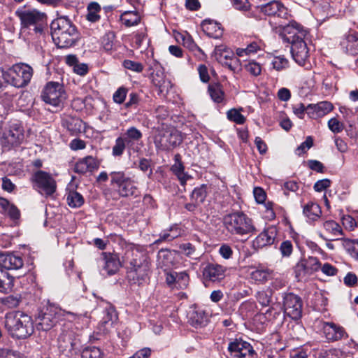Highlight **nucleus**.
I'll use <instances>...</instances> for the list:
<instances>
[{
  "label": "nucleus",
  "mask_w": 358,
  "mask_h": 358,
  "mask_svg": "<svg viewBox=\"0 0 358 358\" xmlns=\"http://www.w3.org/2000/svg\"><path fill=\"white\" fill-rule=\"evenodd\" d=\"M20 21V32L34 38L43 37L46 27L47 15L36 8L22 7L15 11Z\"/></svg>",
  "instance_id": "obj_1"
},
{
  "label": "nucleus",
  "mask_w": 358,
  "mask_h": 358,
  "mask_svg": "<svg viewBox=\"0 0 358 358\" xmlns=\"http://www.w3.org/2000/svg\"><path fill=\"white\" fill-rule=\"evenodd\" d=\"M151 263L145 251L132 250V257L127 267V279L132 285L141 286L148 282Z\"/></svg>",
  "instance_id": "obj_2"
},
{
  "label": "nucleus",
  "mask_w": 358,
  "mask_h": 358,
  "mask_svg": "<svg viewBox=\"0 0 358 358\" xmlns=\"http://www.w3.org/2000/svg\"><path fill=\"white\" fill-rule=\"evenodd\" d=\"M5 327L10 335L17 339H25L34 331L31 317L20 311L6 313Z\"/></svg>",
  "instance_id": "obj_3"
},
{
  "label": "nucleus",
  "mask_w": 358,
  "mask_h": 358,
  "mask_svg": "<svg viewBox=\"0 0 358 358\" xmlns=\"http://www.w3.org/2000/svg\"><path fill=\"white\" fill-rule=\"evenodd\" d=\"M52 37L57 41L59 48H65L73 45L77 39V31L66 17H61L53 20L50 25Z\"/></svg>",
  "instance_id": "obj_4"
},
{
  "label": "nucleus",
  "mask_w": 358,
  "mask_h": 358,
  "mask_svg": "<svg viewBox=\"0 0 358 358\" xmlns=\"http://www.w3.org/2000/svg\"><path fill=\"white\" fill-rule=\"evenodd\" d=\"M223 224L226 230L231 235L244 236L256 231L252 220L241 211L226 215L223 218Z\"/></svg>",
  "instance_id": "obj_5"
},
{
  "label": "nucleus",
  "mask_w": 358,
  "mask_h": 358,
  "mask_svg": "<svg viewBox=\"0 0 358 358\" xmlns=\"http://www.w3.org/2000/svg\"><path fill=\"white\" fill-rule=\"evenodd\" d=\"M181 133L174 127L162 126L154 129L153 142L158 151H170L182 142Z\"/></svg>",
  "instance_id": "obj_6"
},
{
  "label": "nucleus",
  "mask_w": 358,
  "mask_h": 358,
  "mask_svg": "<svg viewBox=\"0 0 358 358\" xmlns=\"http://www.w3.org/2000/svg\"><path fill=\"white\" fill-rule=\"evenodd\" d=\"M33 76L32 68L26 64H15L4 72V78L8 83L15 87H23L31 80Z\"/></svg>",
  "instance_id": "obj_7"
},
{
  "label": "nucleus",
  "mask_w": 358,
  "mask_h": 358,
  "mask_svg": "<svg viewBox=\"0 0 358 358\" xmlns=\"http://www.w3.org/2000/svg\"><path fill=\"white\" fill-rule=\"evenodd\" d=\"M24 129L17 123L12 124L6 128L0 138V143L3 151L10 150L19 146L24 141Z\"/></svg>",
  "instance_id": "obj_8"
},
{
  "label": "nucleus",
  "mask_w": 358,
  "mask_h": 358,
  "mask_svg": "<svg viewBox=\"0 0 358 358\" xmlns=\"http://www.w3.org/2000/svg\"><path fill=\"white\" fill-rule=\"evenodd\" d=\"M111 185L117 187V192L122 197L136 196L138 189L134 181L124 171H113L110 173Z\"/></svg>",
  "instance_id": "obj_9"
},
{
  "label": "nucleus",
  "mask_w": 358,
  "mask_h": 358,
  "mask_svg": "<svg viewBox=\"0 0 358 358\" xmlns=\"http://www.w3.org/2000/svg\"><path fill=\"white\" fill-rule=\"evenodd\" d=\"M42 100L55 107L61 106L66 98L64 86L58 82H49L41 93Z\"/></svg>",
  "instance_id": "obj_10"
},
{
  "label": "nucleus",
  "mask_w": 358,
  "mask_h": 358,
  "mask_svg": "<svg viewBox=\"0 0 358 358\" xmlns=\"http://www.w3.org/2000/svg\"><path fill=\"white\" fill-rule=\"evenodd\" d=\"M31 181L36 189L43 192L46 196H50L56 191L55 180L50 173L44 171L40 170L34 173Z\"/></svg>",
  "instance_id": "obj_11"
},
{
  "label": "nucleus",
  "mask_w": 358,
  "mask_h": 358,
  "mask_svg": "<svg viewBox=\"0 0 358 358\" xmlns=\"http://www.w3.org/2000/svg\"><path fill=\"white\" fill-rule=\"evenodd\" d=\"M281 27L280 35L283 40L289 43L305 39L308 34L307 29L295 20H290L288 24Z\"/></svg>",
  "instance_id": "obj_12"
},
{
  "label": "nucleus",
  "mask_w": 358,
  "mask_h": 358,
  "mask_svg": "<svg viewBox=\"0 0 358 358\" xmlns=\"http://www.w3.org/2000/svg\"><path fill=\"white\" fill-rule=\"evenodd\" d=\"M231 358H257V354L252 346L242 339H235L228 345Z\"/></svg>",
  "instance_id": "obj_13"
},
{
  "label": "nucleus",
  "mask_w": 358,
  "mask_h": 358,
  "mask_svg": "<svg viewBox=\"0 0 358 358\" xmlns=\"http://www.w3.org/2000/svg\"><path fill=\"white\" fill-rule=\"evenodd\" d=\"M301 299L292 293H287L283 297V308L286 315L291 319L297 320L302 316Z\"/></svg>",
  "instance_id": "obj_14"
},
{
  "label": "nucleus",
  "mask_w": 358,
  "mask_h": 358,
  "mask_svg": "<svg viewBox=\"0 0 358 358\" xmlns=\"http://www.w3.org/2000/svg\"><path fill=\"white\" fill-rule=\"evenodd\" d=\"M257 10L266 16L288 19L290 14L288 9L279 0H272L266 6H257Z\"/></svg>",
  "instance_id": "obj_15"
},
{
  "label": "nucleus",
  "mask_w": 358,
  "mask_h": 358,
  "mask_svg": "<svg viewBox=\"0 0 358 358\" xmlns=\"http://www.w3.org/2000/svg\"><path fill=\"white\" fill-rule=\"evenodd\" d=\"M324 234L320 233V236L325 241H338L344 240L349 241L344 238L345 234L342 227L336 221L329 220L323 222Z\"/></svg>",
  "instance_id": "obj_16"
},
{
  "label": "nucleus",
  "mask_w": 358,
  "mask_h": 358,
  "mask_svg": "<svg viewBox=\"0 0 358 358\" xmlns=\"http://www.w3.org/2000/svg\"><path fill=\"white\" fill-rule=\"evenodd\" d=\"M56 308H48L45 312L39 314L37 318V329L42 331H48L58 322Z\"/></svg>",
  "instance_id": "obj_17"
},
{
  "label": "nucleus",
  "mask_w": 358,
  "mask_h": 358,
  "mask_svg": "<svg viewBox=\"0 0 358 358\" xmlns=\"http://www.w3.org/2000/svg\"><path fill=\"white\" fill-rule=\"evenodd\" d=\"M161 69L160 64L157 61H153L152 64L150 67V70H156V73L155 74L154 71L151 73L152 80L155 86L158 87L160 93H168L171 88V83L169 80L164 78V74Z\"/></svg>",
  "instance_id": "obj_18"
},
{
  "label": "nucleus",
  "mask_w": 358,
  "mask_h": 358,
  "mask_svg": "<svg viewBox=\"0 0 358 358\" xmlns=\"http://www.w3.org/2000/svg\"><path fill=\"white\" fill-rule=\"evenodd\" d=\"M100 266L108 275H113L118 271L121 266V263L118 256L116 254L102 252L101 257L99 259Z\"/></svg>",
  "instance_id": "obj_19"
},
{
  "label": "nucleus",
  "mask_w": 358,
  "mask_h": 358,
  "mask_svg": "<svg viewBox=\"0 0 358 358\" xmlns=\"http://www.w3.org/2000/svg\"><path fill=\"white\" fill-rule=\"evenodd\" d=\"M304 40L305 39H301L290 43L292 45L291 52L293 59L301 66L305 64L308 57V50Z\"/></svg>",
  "instance_id": "obj_20"
},
{
  "label": "nucleus",
  "mask_w": 358,
  "mask_h": 358,
  "mask_svg": "<svg viewBox=\"0 0 358 358\" xmlns=\"http://www.w3.org/2000/svg\"><path fill=\"white\" fill-rule=\"evenodd\" d=\"M334 109L333 104L327 101H321L316 104H309L307 106V114L313 119L322 117Z\"/></svg>",
  "instance_id": "obj_21"
},
{
  "label": "nucleus",
  "mask_w": 358,
  "mask_h": 358,
  "mask_svg": "<svg viewBox=\"0 0 358 358\" xmlns=\"http://www.w3.org/2000/svg\"><path fill=\"white\" fill-rule=\"evenodd\" d=\"M23 259L13 253H0V268L7 270H17L22 267Z\"/></svg>",
  "instance_id": "obj_22"
},
{
  "label": "nucleus",
  "mask_w": 358,
  "mask_h": 358,
  "mask_svg": "<svg viewBox=\"0 0 358 358\" xmlns=\"http://www.w3.org/2000/svg\"><path fill=\"white\" fill-rule=\"evenodd\" d=\"M276 229L274 227H269L260 233L253 242L255 247L262 248L271 245L274 243L276 237Z\"/></svg>",
  "instance_id": "obj_23"
},
{
  "label": "nucleus",
  "mask_w": 358,
  "mask_h": 358,
  "mask_svg": "<svg viewBox=\"0 0 358 358\" xmlns=\"http://www.w3.org/2000/svg\"><path fill=\"white\" fill-rule=\"evenodd\" d=\"M225 269L219 264H209L203 269V275L210 281H219L225 276Z\"/></svg>",
  "instance_id": "obj_24"
},
{
  "label": "nucleus",
  "mask_w": 358,
  "mask_h": 358,
  "mask_svg": "<svg viewBox=\"0 0 358 358\" xmlns=\"http://www.w3.org/2000/svg\"><path fill=\"white\" fill-rule=\"evenodd\" d=\"M118 319L117 314L114 307L108 306L103 311V317L100 322V325L103 328V331H108L113 327V324Z\"/></svg>",
  "instance_id": "obj_25"
},
{
  "label": "nucleus",
  "mask_w": 358,
  "mask_h": 358,
  "mask_svg": "<svg viewBox=\"0 0 358 358\" xmlns=\"http://www.w3.org/2000/svg\"><path fill=\"white\" fill-rule=\"evenodd\" d=\"M203 32L209 37L219 38L222 36V29L220 24L212 20H204L201 22Z\"/></svg>",
  "instance_id": "obj_26"
},
{
  "label": "nucleus",
  "mask_w": 358,
  "mask_h": 358,
  "mask_svg": "<svg viewBox=\"0 0 358 358\" xmlns=\"http://www.w3.org/2000/svg\"><path fill=\"white\" fill-rule=\"evenodd\" d=\"M187 318L189 323L196 328L204 325L207 322V316L201 309L192 308L188 313Z\"/></svg>",
  "instance_id": "obj_27"
},
{
  "label": "nucleus",
  "mask_w": 358,
  "mask_h": 358,
  "mask_svg": "<svg viewBox=\"0 0 358 358\" xmlns=\"http://www.w3.org/2000/svg\"><path fill=\"white\" fill-rule=\"evenodd\" d=\"M322 330L326 338L329 341H338L341 339L344 331L334 323L323 322Z\"/></svg>",
  "instance_id": "obj_28"
},
{
  "label": "nucleus",
  "mask_w": 358,
  "mask_h": 358,
  "mask_svg": "<svg viewBox=\"0 0 358 358\" xmlns=\"http://www.w3.org/2000/svg\"><path fill=\"white\" fill-rule=\"evenodd\" d=\"M158 265L164 271L170 268L173 264V257L171 250L161 249L157 255Z\"/></svg>",
  "instance_id": "obj_29"
},
{
  "label": "nucleus",
  "mask_w": 358,
  "mask_h": 358,
  "mask_svg": "<svg viewBox=\"0 0 358 358\" xmlns=\"http://www.w3.org/2000/svg\"><path fill=\"white\" fill-rule=\"evenodd\" d=\"M182 41V45L184 47L187 48L189 51L192 52L194 55L201 59L204 55L202 50L195 43L192 36L188 34L185 33L181 35Z\"/></svg>",
  "instance_id": "obj_30"
},
{
  "label": "nucleus",
  "mask_w": 358,
  "mask_h": 358,
  "mask_svg": "<svg viewBox=\"0 0 358 358\" xmlns=\"http://www.w3.org/2000/svg\"><path fill=\"white\" fill-rule=\"evenodd\" d=\"M65 196L66 203L71 208H78L84 204L85 199L83 195L75 190H69Z\"/></svg>",
  "instance_id": "obj_31"
},
{
  "label": "nucleus",
  "mask_w": 358,
  "mask_h": 358,
  "mask_svg": "<svg viewBox=\"0 0 358 358\" xmlns=\"http://www.w3.org/2000/svg\"><path fill=\"white\" fill-rule=\"evenodd\" d=\"M59 348L62 350L71 352L76 345V341L73 339L71 333L63 334L58 338Z\"/></svg>",
  "instance_id": "obj_32"
},
{
  "label": "nucleus",
  "mask_w": 358,
  "mask_h": 358,
  "mask_svg": "<svg viewBox=\"0 0 358 358\" xmlns=\"http://www.w3.org/2000/svg\"><path fill=\"white\" fill-rule=\"evenodd\" d=\"M127 143V147L133 146L135 143L139 141L143 136L141 131L135 127H131L122 136Z\"/></svg>",
  "instance_id": "obj_33"
},
{
  "label": "nucleus",
  "mask_w": 358,
  "mask_h": 358,
  "mask_svg": "<svg viewBox=\"0 0 358 358\" xmlns=\"http://www.w3.org/2000/svg\"><path fill=\"white\" fill-rule=\"evenodd\" d=\"M303 213L309 220L315 221L320 217L322 210L318 204L308 202L303 206Z\"/></svg>",
  "instance_id": "obj_34"
},
{
  "label": "nucleus",
  "mask_w": 358,
  "mask_h": 358,
  "mask_svg": "<svg viewBox=\"0 0 358 358\" xmlns=\"http://www.w3.org/2000/svg\"><path fill=\"white\" fill-rule=\"evenodd\" d=\"M215 56L220 63H223L224 61L230 60L233 57H236L231 50L222 45L215 47Z\"/></svg>",
  "instance_id": "obj_35"
},
{
  "label": "nucleus",
  "mask_w": 358,
  "mask_h": 358,
  "mask_svg": "<svg viewBox=\"0 0 358 358\" xmlns=\"http://www.w3.org/2000/svg\"><path fill=\"white\" fill-rule=\"evenodd\" d=\"M343 44L345 45L348 53L352 55L358 54V36L357 34H349Z\"/></svg>",
  "instance_id": "obj_36"
},
{
  "label": "nucleus",
  "mask_w": 358,
  "mask_h": 358,
  "mask_svg": "<svg viewBox=\"0 0 358 358\" xmlns=\"http://www.w3.org/2000/svg\"><path fill=\"white\" fill-rule=\"evenodd\" d=\"M121 21L126 27H129L137 25L141 21V17L135 11H125L121 15Z\"/></svg>",
  "instance_id": "obj_37"
},
{
  "label": "nucleus",
  "mask_w": 358,
  "mask_h": 358,
  "mask_svg": "<svg viewBox=\"0 0 358 358\" xmlns=\"http://www.w3.org/2000/svg\"><path fill=\"white\" fill-rule=\"evenodd\" d=\"M208 92L214 102L222 103L224 98V93L220 84H211L208 86Z\"/></svg>",
  "instance_id": "obj_38"
},
{
  "label": "nucleus",
  "mask_w": 358,
  "mask_h": 358,
  "mask_svg": "<svg viewBox=\"0 0 358 358\" xmlns=\"http://www.w3.org/2000/svg\"><path fill=\"white\" fill-rule=\"evenodd\" d=\"M101 6L96 2H91L87 6V20L91 22H96L100 19L99 13L101 12Z\"/></svg>",
  "instance_id": "obj_39"
},
{
  "label": "nucleus",
  "mask_w": 358,
  "mask_h": 358,
  "mask_svg": "<svg viewBox=\"0 0 358 358\" xmlns=\"http://www.w3.org/2000/svg\"><path fill=\"white\" fill-rule=\"evenodd\" d=\"M21 301V298L18 296L9 295L0 298V307L3 308H17Z\"/></svg>",
  "instance_id": "obj_40"
},
{
  "label": "nucleus",
  "mask_w": 358,
  "mask_h": 358,
  "mask_svg": "<svg viewBox=\"0 0 358 358\" xmlns=\"http://www.w3.org/2000/svg\"><path fill=\"white\" fill-rule=\"evenodd\" d=\"M206 189L207 186L206 185H201L194 188L191 195L192 199L196 203H202L207 196Z\"/></svg>",
  "instance_id": "obj_41"
},
{
  "label": "nucleus",
  "mask_w": 358,
  "mask_h": 358,
  "mask_svg": "<svg viewBox=\"0 0 358 358\" xmlns=\"http://www.w3.org/2000/svg\"><path fill=\"white\" fill-rule=\"evenodd\" d=\"M302 260L306 266V271H309L310 274L320 269L321 263L317 257H308L302 259Z\"/></svg>",
  "instance_id": "obj_42"
},
{
  "label": "nucleus",
  "mask_w": 358,
  "mask_h": 358,
  "mask_svg": "<svg viewBox=\"0 0 358 358\" xmlns=\"http://www.w3.org/2000/svg\"><path fill=\"white\" fill-rule=\"evenodd\" d=\"M65 127L73 134L80 132L83 128V121L78 118H70L65 122Z\"/></svg>",
  "instance_id": "obj_43"
},
{
  "label": "nucleus",
  "mask_w": 358,
  "mask_h": 358,
  "mask_svg": "<svg viewBox=\"0 0 358 358\" xmlns=\"http://www.w3.org/2000/svg\"><path fill=\"white\" fill-rule=\"evenodd\" d=\"M126 147H127V143L124 141V138L122 136L117 137L112 148L113 156L115 157L122 156Z\"/></svg>",
  "instance_id": "obj_44"
},
{
  "label": "nucleus",
  "mask_w": 358,
  "mask_h": 358,
  "mask_svg": "<svg viewBox=\"0 0 358 358\" xmlns=\"http://www.w3.org/2000/svg\"><path fill=\"white\" fill-rule=\"evenodd\" d=\"M103 356L101 350L95 346L85 348L81 355L82 358H103Z\"/></svg>",
  "instance_id": "obj_45"
},
{
  "label": "nucleus",
  "mask_w": 358,
  "mask_h": 358,
  "mask_svg": "<svg viewBox=\"0 0 358 358\" xmlns=\"http://www.w3.org/2000/svg\"><path fill=\"white\" fill-rule=\"evenodd\" d=\"M271 64L274 69L281 71L289 66V62L284 56L280 55L273 58Z\"/></svg>",
  "instance_id": "obj_46"
},
{
  "label": "nucleus",
  "mask_w": 358,
  "mask_h": 358,
  "mask_svg": "<svg viewBox=\"0 0 358 358\" xmlns=\"http://www.w3.org/2000/svg\"><path fill=\"white\" fill-rule=\"evenodd\" d=\"M227 118L238 124H243L245 122V117L236 109H231L227 113Z\"/></svg>",
  "instance_id": "obj_47"
},
{
  "label": "nucleus",
  "mask_w": 358,
  "mask_h": 358,
  "mask_svg": "<svg viewBox=\"0 0 358 358\" xmlns=\"http://www.w3.org/2000/svg\"><path fill=\"white\" fill-rule=\"evenodd\" d=\"M231 3L234 9L242 12L249 11L251 7L248 0H231Z\"/></svg>",
  "instance_id": "obj_48"
},
{
  "label": "nucleus",
  "mask_w": 358,
  "mask_h": 358,
  "mask_svg": "<svg viewBox=\"0 0 358 358\" xmlns=\"http://www.w3.org/2000/svg\"><path fill=\"white\" fill-rule=\"evenodd\" d=\"M177 276L176 285L177 289H185L189 283V275L188 274L183 271L180 273L176 272Z\"/></svg>",
  "instance_id": "obj_49"
},
{
  "label": "nucleus",
  "mask_w": 358,
  "mask_h": 358,
  "mask_svg": "<svg viewBox=\"0 0 358 358\" xmlns=\"http://www.w3.org/2000/svg\"><path fill=\"white\" fill-rule=\"evenodd\" d=\"M283 257H289L293 252V244L291 241H284L281 243L279 248Z\"/></svg>",
  "instance_id": "obj_50"
},
{
  "label": "nucleus",
  "mask_w": 358,
  "mask_h": 358,
  "mask_svg": "<svg viewBox=\"0 0 358 358\" xmlns=\"http://www.w3.org/2000/svg\"><path fill=\"white\" fill-rule=\"evenodd\" d=\"M250 275L254 280L262 282L267 280L269 273L267 270L257 269L252 271Z\"/></svg>",
  "instance_id": "obj_51"
},
{
  "label": "nucleus",
  "mask_w": 358,
  "mask_h": 358,
  "mask_svg": "<svg viewBox=\"0 0 358 358\" xmlns=\"http://www.w3.org/2000/svg\"><path fill=\"white\" fill-rule=\"evenodd\" d=\"M123 66L125 69L137 73H140L143 70V66L141 63L129 59L124 60Z\"/></svg>",
  "instance_id": "obj_52"
},
{
  "label": "nucleus",
  "mask_w": 358,
  "mask_h": 358,
  "mask_svg": "<svg viewBox=\"0 0 358 358\" xmlns=\"http://www.w3.org/2000/svg\"><path fill=\"white\" fill-rule=\"evenodd\" d=\"M89 172L98 169L99 163L97 159L92 156H87L82 159Z\"/></svg>",
  "instance_id": "obj_53"
},
{
  "label": "nucleus",
  "mask_w": 358,
  "mask_h": 358,
  "mask_svg": "<svg viewBox=\"0 0 358 358\" xmlns=\"http://www.w3.org/2000/svg\"><path fill=\"white\" fill-rule=\"evenodd\" d=\"M294 272L296 278L300 280L301 278L307 274H310L309 271H306V266L302 259H301L294 267Z\"/></svg>",
  "instance_id": "obj_54"
},
{
  "label": "nucleus",
  "mask_w": 358,
  "mask_h": 358,
  "mask_svg": "<svg viewBox=\"0 0 358 358\" xmlns=\"http://www.w3.org/2000/svg\"><path fill=\"white\" fill-rule=\"evenodd\" d=\"M179 248L182 252L188 257L197 259V257H194L196 249L195 247L190 243H183L180 245Z\"/></svg>",
  "instance_id": "obj_55"
},
{
  "label": "nucleus",
  "mask_w": 358,
  "mask_h": 358,
  "mask_svg": "<svg viewBox=\"0 0 358 358\" xmlns=\"http://www.w3.org/2000/svg\"><path fill=\"white\" fill-rule=\"evenodd\" d=\"M328 127L333 133L337 134L343 131L344 125L336 118L334 117L328 121Z\"/></svg>",
  "instance_id": "obj_56"
},
{
  "label": "nucleus",
  "mask_w": 358,
  "mask_h": 358,
  "mask_svg": "<svg viewBox=\"0 0 358 358\" xmlns=\"http://www.w3.org/2000/svg\"><path fill=\"white\" fill-rule=\"evenodd\" d=\"M313 145V139L311 136H308L304 142H303L296 150V154L301 155L310 149Z\"/></svg>",
  "instance_id": "obj_57"
},
{
  "label": "nucleus",
  "mask_w": 358,
  "mask_h": 358,
  "mask_svg": "<svg viewBox=\"0 0 358 358\" xmlns=\"http://www.w3.org/2000/svg\"><path fill=\"white\" fill-rule=\"evenodd\" d=\"M245 69L250 74L257 76L262 72V68L259 64L255 62H250L247 65H245Z\"/></svg>",
  "instance_id": "obj_58"
},
{
  "label": "nucleus",
  "mask_w": 358,
  "mask_h": 358,
  "mask_svg": "<svg viewBox=\"0 0 358 358\" xmlns=\"http://www.w3.org/2000/svg\"><path fill=\"white\" fill-rule=\"evenodd\" d=\"M0 358H21L20 354L8 348L0 349Z\"/></svg>",
  "instance_id": "obj_59"
},
{
  "label": "nucleus",
  "mask_w": 358,
  "mask_h": 358,
  "mask_svg": "<svg viewBox=\"0 0 358 358\" xmlns=\"http://www.w3.org/2000/svg\"><path fill=\"white\" fill-rule=\"evenodd\" d=\"M127 96V90L124 87H120L113 94V100L115 103H122Z\"/></svg>",
  "instance_id": "obj_60"
},
{
  "label": "nucleus",
  "mask_w": 358,
  "mask_h": 358,
  "mask_svg": "<svg viewBox=\"0 0 358 358\" xmlns=\"http://www.w3.org/2000/svg\"><path fill=\"white\" fill-rule=\"evenodd\" d=\"M320 269L322 272L327 276H334L336 275L338 269L329 263L321 265Z\"/></svg>",
  "instance_id": "obj_61"
},
{
  "label": "nucleus",
  "mask_w": 358,
  "mask_h": 358,
  "mask_svg": "<svg viewBox=\"0 0 358 358\" xmlns=\"http://www.w3.org/2000/svg\"><path fill=\"white\" fill-rule=\"evenodd\" d=\"M293 113L299 118L303 119L304 117L305 112H307V107L306 108L304 104L299 103L292 106Z\"/></svg>",
  "instance_id": "obj_62"
},
{
  "label": "nucleus",
  "mask_w": 358,
  "mask_h": 358,
  "mask_svg": "<svg viewBox=\"0 0 358 358\" xmlns=\"http://www.w3.org/2000/svg\"><path fill=\"white\" fill-rule=\"evenodd\" d=\"M219 253L224 259H228L231 257L233 250L229 245L222 244L219 249Z\"/></svg>",
  "instance_id": "obj_63"
},
{
  "label": "nucleus",
  "mask_w": 358,
  "mask_h": 358,
  "mask_svg": "<svg viewBox=\"0 0 358 358\" xmlns=\"http://www.w3.org/2000/svg\"><path fill=\"white\" fill-rule=\"evenodd\" d=\"M2 189L8 192H13L15 189V185L8 177L2 178Z\"/></svg>",
  "instance_id": "obj_64"
}]
</instances>
